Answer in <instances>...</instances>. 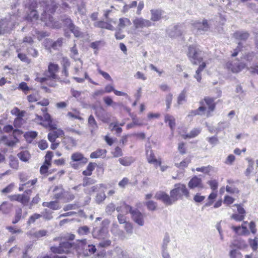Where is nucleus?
Listing matches in <instances>:
<instances>
[{"mask_svg": "<svg viewBox=\"0 0 258 258\" xmlns=\"http://www.w3.org/2000/svg\"><path fill=\"white\" fill-rule=\"evenodd\" d=\"M35 120L50 131L47 136L48 139L50 142H55L57 138L64 136L63 131L57 127V124L53 121L49 113H46L44 115V120L43 119L42 116L37 114Z\"/></svg>", "mask_w": 258, "mask_h": 258, "instance_id": "obj_1", "label": "nucleus"}, {"mask_svg": "<svg viewBox=\"0 0 258 258\" xmlns=\"http://www.w3.org/2000/svg\"><path fill=\"white\" fill-rule=\"evenodd\" d=\"M59 69L58 64L53 62H49L48 65L47 70L44 73L45 77H37L35 80L41 83L46 84L50 87H55L56 85L53 80H57L58 78V73Z\"/></svg>", "mask_w": 258, "mask_h": 258, "instance_id": "obj_2", "label": "nucleus"}, {"mask_svg": "<svg viewBox=\"0 0 258 258\" xmlns=\"http://www.w3.org/2000/svg\"><path fill=\"white\" fill-rule=\"evenodd\" d=\"M201 106L197 109L191 110L188 115V116H194L197 115H203L205 114L207 108V116L209 117L211 115V112L213 111L215 108V104L213 98L206 97L204 99V101L200 102Z\"/></svg>", "mask_w": 258, "mask_h": 258, "instance_id": "obj_3", "label": "nucleus"}, {"mask_svg": "<svg viewBox=\"0 0 258 258\" xmlns=\"http://www.w3.org/2000/svg\"><path fill=\"white\" fill-rule=\"evenodd\" d=\"M174 186V188L170 191V195L172 197L174 203L179 199H182L183 196L187 199L189 197V192L185 184L177 183Z\"/></svg>", "mask_w": 258, "mask_h": 258, "instance_id": "obj_4", "label": "nucleus"}, {"mask_svg": "<svg viewBox=\"0 0 258 258\" xmlns=\"http://www.w3.org/2000/svg\"><path fill=\"white\" fill-rule=\"evenodd\" d=\"M187 56L194 64H198L203 60V52L196 45H190L188 48Z\"/></svg>", "mask_w": 258, "mask_h": 258, "instance_id": "obj_5", "label": "nucleus"}, {"mask_svg": "<svg viewBox=\"0 0 258 258\" xmlns=\"http://www.w3.org/2000/svg\"><path fill=\"white\" fill-rule=\"evenodd\" d=\"M75 248H76V247L74 244L66 241L60 242L58 246H51L50 250L54 253L62 254L68 253Z\"/></svg>", "mask_w": 258, "mask_h": 258, "instance_id": "obj_6", "label": "nucleus"}, {"mask_svg": "<svg viewBox=\"0 0 258 258\" xmlns=\"http://www.w3.org/2000/svg\"><path fill=\"white\" fill-rule=\"evenodd\" d=\"M32 193V189H28L25 190L22 194L13 195L10 196L9 198L12 201H17L24 206H27L29 203Z\"/></svg>", "mask_w": 258, "mask_h": 258, "instance_id": "obj_7", "label": "nucleus"}, {"mask_svg": "<svg viewBox=\"0 0 258 258\" xmlns=\"http://www.w3.org/2000/svg\"><path fill=\"white\" fill-rule=\"evenodd\" d=\"M155 198L158 200L161 201L164 204L167 206L174 204L172 197L170 195L169 196L164 191H158L155 194Z\"/></svg>", "mask_w": 258, "mask_h": 258, "instance_id": "obj_8", "label": "nucleus"}, {"mask_svg": "<svg viewBox=\"0 0 258 258\" xmlns=\"http://www.w3.org/2000/svg\"><path fill=\"white\" fill-rule=\"evenodd\" d=\"M96 116L102 122L107 123L110 120L111 115L103 108L99 106L95 108Z\"/></svg>", "mask_w": 258, "mask_h": 258, "instance_id": "obj_9", "label": "nucleus"}, {"mask_svg": "<svg viewBox=\"0 0 258 258\" xmlns=\"http://www.w3.org/2000/svg\"><path fill=\"white\" fill-rule=\"evenodd\" d=\"M92 235L95 238L104 239L109 237L108 231L104 226L95 228L92 232Z\"/></svg>", "mask_w": 258, "mask_h": 258, "instance_id": "obj_10", "label": "nucleus"}, {"mask_svg": "<svg viewBox=\"0 0 258 258\" xmlns=\"http://www.w3.org/2000/svg\"><path fill=\"white\" fill-rule=\"evenodd\" d=\"M245 64L239 61L228 62L226 64L227 68L234 73L240 72L245 68Z\"/></svg>", "mask_w": 258, "mask_h": 258, "instance_id": "obj_11", "label": "nucleus"}, {"mask_svg": "<svg viewBox=\"0 0 258 258\" xmlns=\"http://www.w3.org/2000/svg\"><path fill=\"white\" fill-rule=\"evenodd\" d=\"M134 26L136 29H143L145 27H149L152 25L151 22L142 17L136 18L133 20Z\"/></svg>", "mask_w": 258, "mask_h": 258, "instance_id": "obj_12", "label": "nucleus"}, {"mask_svg": "<svg viewBox=\"0 0 258 258\" xmlns=\"http://www.w3.org/2000/svg\"><path fill=\"white\" fill-rule=\"evenodd\" d=\"M132 217L134 221L140 226L144 225V215L138 209L132 212Z\"/></svg>", "mask_w": 258, "mask_h": 258, "instance_id": "obj_13", "label": "nucleus"}, {"mask_svg": "<svg viewBox=\"0 0 258 258\" xmlns=\"http://www.w3.org/2000/svg\"><path fill=\"white\" fill-rule=\"evenodd\" d=\"M188 186L190 189H203L204 187L202 179L197 176H195L189 180Z\"/></svg>", "mask_w": 258, "mask_h": 258, "instance_id": "obj_14", "label": "nucleus"}, {"mask_svg": "<svg viewBox=\"0 0 258 258\" xmlns=\"http://www.w3.org/2000/svg\"><path fill=\"white\" fill-rule=\"evenodd\" d=\"M146 154L147 160L149 163L153 164L155 166H161V161L156 159L153 151L150 147H148L146 148Z\"/></svg>", "mask_w": 258, "mask_h": 258, "instance_id": "obj_15", "label": "nucleus"}, {"mask_svg": "<svg viewBox=\"0 0 258 258\" xmlns=\"http://www.w3.org/2000/svg\"><path fill=\"white\" fill-rule=\"evenodd\" d=\"M183 31V26L182 25H177L172 27L168 30V33L171 37L179 36L182 34Z\"/></svg>", "mask_w": 258, "mask_h": 258, "instance_id": "obj_16", "label": "nucleus"}, {"mask_svg": "<svg viewBox=\"0 0 258 258\" xmlns=\"http://www.w3.org/2000/svg\"><path fill=\"white\" fill-rule=\"evenodd\" d=\"M63 43V38H59L57 39L56 41L52 42L51 39H46V46H49V48H52L54 50L58 49L60 48Z\"/></svg>", "mask_w": 258, "mask_h": 258, "instance_id": "obj_17", "label": "nucleus"}, {"mask_svg": "<svg viewBox=\"0 0 258 258\" xmlns=\"http://www.w3.org/2000/svg\"><path fill=\"white\" fill-rule=\"evenodd\" d=\"M71 162L70 165L72 168L77 169H78L81 165V153H75L71 156Z\"/></svg>", "mask_w": 258, "mask_h": 258, "instance_id": "obj_18", "label": "nucleus"}, {"mask_svg": "<svg viewBox=\"0 0 258 258\" xmlns=\"http://www.w3.org/2000/svg\"><path fill=\"white\" fill-rule=\"evenodd\" d=\"M192 25L195 28L200 31H206L209 28L207 20H203L202 22L199 21H194L192 23Z\"/></svg>", "mask_w": 258, "mask_h": 258, "instance_id": "obj_19", "label": "nucleus"}, {"mask_svg": "<svg viewBox=\"0 0 258 258\" xmlns=\"http://www.w3.org/2000/svg\"><path fill=\"white\" fill-rule=\"evenodd\" d=\"M258 160L254 161L252 160H248V165L246 170V175L248 176L251 173H256L258 171Z\"/></svg>", "mask_w": 258, "mask_h": 258, "instance_id": "obj_20", "label": "nucleus"}, {"mask_svg": "<svg viewBox=\"0 0 258 258\" xmlns=\"http://www.w3.org/2000/svg\"><path fill=\"white\" fill-rule=\"evenodd\" d=\"M57 189H59L60 191L59 192L56 193L54 195L53 198L55 200H60L63 199L65 200V199L69 196V194L68 192L66 191L61 187L56 186L54 188V190H56Z\"/></svg>", "mask_w": 258, "mask_h": 258, "instance_id": "obj_21", "label": "nucleus"}, {"mask_svg": "<svg viewBox=\"0 0 258 258\" xmlns=\"http://www.w3.org/2000/svg\"><path fill=\"white\" fill-rule=\"evenodd\" d=\"M232 229L238 235H248L249 234L247 227L243 224L241 226H233Z\"/></svg>", "mask_w": 258, "mask_h": 258, "instance_id": "obj_22", "label": "nucleus"}, {"mask_svg": "<svg viewBox=\"0 0 258 258\" xmlns=\"http://www.w3.org/2000/svg\"><path fill=\"white\" fill-rule=\"evenodd\" d=\"M233 37L238 40L245 41L248 39L249 34L246 31H236L233 34Z\"/></svg>", "mask_w": 258, "mask_h": 258, "instance_id": "obj_23", "label": "nucleus"}, {"mask_svg": "<svg viewBox=\"0 0 258 258\" xmlns=\"http://www.w3.org/2000/svg\"><path fill=\"white\" fill-rule=\"evenodd\" d=\"M134 210L132 209V207L124 203H122L120 206L116 208V211L118 212H121L124 214H127L128 213L132 214V212H133Z\"/></svg>", "mask_w": 258, "mask_h": 258, "instance_id": "obj_24", "label": "nucleus"}, {"mask_svg": "<svg viewBox=\"0 0 258 258\" xmlns=\"http://www.w3.org/2000/svg\"><path fill=\"white\" fill-rule=\"evenodd\" d=\"M135 158L132 156H125L120 158L118 161L120 164L124 166H129L135 161Z\"/></svg>", "mask_w": 258, "mask_h": 258, "instance_id": "obj_25", "label": "nucleus"}, {"mask_svg": "<svg viewBox=\"0 0 258 258\" xmlns=\"http://www.w3.org/2000/svg\"><path fill=\"white\" fill-rule=\"evenodd\" d=\"M151 20L156 22L159 21L163 15V11L161 10H151Z\"/></svg>", "mask_w": 258, "mask_h": 258, "instance_id": "obj_26", "label": "nucleus"}, {"mask_svg": "<svg viewBox=\"0 0 258 258\" xmlns=\"http://www.w3.org/2000/svg\"><path fill=\"white\" fill-rule=\"evenodd\" d=\"M227 183L229 184L226 186V190L227 192L230 194H238L239 192V190L238 188L235 187L233 184L234 183V181L231 179L227 180Z\"/></svg>", "mask_w": 258, "mask_h": 258, "instance_id": "obj_27", "label": "nucleus"}, {"mask_svg": "<svg viewBox=\"0 0 258 258\" xmlns=\"http://www.w3.org/2000/svg\"><path fill=\"white\" fill-rule=\"evenodd\" d=\"M107 151L105 149H98L90 154V158H104L106 156Z\"/></svg>", "mask_w": 258, "mask_h": 258, "instance_id": "obj_28", "label": "nucleus"}, {"mask_svg": "<svg viewBox=\"0 0 258 258\" xmlns=\"http://www.w3.org/2000/svg\"><path fill=\"white\" fill-rule=\"evenodd\" d=\"M69 77V71L68 69H62L61 71L60 76H58V78H57V80L60 82L68 83L69 81L68 80V78Z\"/></svg>", "mask_w": 258, "mask_h": 258, "instance_id": "obj_29", "label": "nucleus"}, {"mask_svg": "<svg viewBox=\"0 0 258 258\" xmlns=\"http://www.w3.org/2000/svg\"><path fill=\"white\" fill-rule=\"evenodd\" d=\"M14 140H10L6 136H2L1 138V141L4 142V144L9 147L14 146L17 143L19 142V139L15 137Z\"/></svg>", "mask_w": 258, "mask_h": 258, "instance_id": "obj_30", "label": "nucleus"}, {"mask_svg": "<svg viewBox=\"0 0 258 258\" xmlns=\"http://www.w3.org/2000/svg\"><path fill=\"white\" fill-rule=\"evenodd\" d=\"M111 232L113 235L115 236H118L122 238L124 237L123 231L119 228L118 225L116 223L112 224L111 229Z\"/></svg>", "mask_w": 258, "mask_h": 258, "instance_id": "obj_31", "label": "nucleus"}, {"mask_svg": "<svg viewBox=\"0 0 258 258\" xmlns=\"http://www.w3.org/2000/svg\"><path fill=\"white\" fill-rule=\"evenodd\" d=\"M43 207H46L53 210H56L60 208L59 203L56 201L44 202L42 203Z\"/></svg>", "mask_w": 258, "mask_h": 258, "instance_id": "obj_32", "label": "nucleus"}, {"mask_svg": "<svg viewBox=\"0 0 258 258\" xmlns=\"http://www.w3.org/2000/svg\"><path fill=\"white\" fill-rule=\"evenodd\" d=\"M165 121L166 123H168L171 130L173 131L175 126V119L174 117L169 114H166L165 116Z\"/></svg>", "mask_w": 258, "mask_h": 258, "instance_id": "obj_33", "label": "nucleus"}, {"mask_svg": "<svg viewBox=\"0 0 258 258\" xmlns=\"http://www.w3.org/2000/svg\"><path fill=\"white\" fill-rule=\"evenodd\" d=\"M95 25L99 28H105L110 30H114V27L112 25L104 21L97 22Z\"/></svg>", "mask_w": 258, "mask_h": 258, "instance_id": "obj_34", "label": "nucleus"}, {"mask_svg": "<svg viewBox=\"0 0 258 258\" xmlns=\"http://www.w3.org/2000/svg\"><path fill=\"white\" fill-rule=\"evenodd\" d=\"M22 217V210L21 208H18L15 210V213L12 223L15 224L20 221Z\"/></svg>", "mask_w": 258, "mask_h": 258, "instance_id": "obj_35", "label": "nucleus"}, {"mask_svg": "<svg viewBox=\"0 0 258 258\" xmlns=\"http://www.w3.org/2000/svg\"><path fill=\"white\" fill-rule=\"evenodd\" d=\"M30 154L28 151H23L18 154L19 159L24 162L28 161L30 158Z\"/></svg>", "mask_w": 258, "mask_h": 258, "instance_id": "obj_36", "label": "nucleus"}, {"mask_svg": "<svg viewBox=\"0 0 258 258\" xmlns=\"http://www.w3.org/2000/svg\"><path fill=\"white\" fill-rule=\"evenodd\" d=\"M132 24L131 21L126 18H121L119 20L118 27L120 28H124L125 27L129 26Z\"/></svg>", "mask_w": 258, "mask_h": 258, "instance_id": "obj_37", "label": "nucleus"}, {"mask_svg": "<svg viewBox=\"0 0 258 258\" xmlns=\"http://www.w3.org/2000/svg\"><path fill=\"white\" fill-rule=\"evenodd\" d=\"M96 166V164L95 163H90L87 166L86 170L83 172V174L86 176L91 175Z\"/></svg>", "mask_w": 258, "mask_h": 258, "instance_id": "obj_38", "label": "nucleus"}, {"mask_svg": "<svg viewBox=\"0 0 258 258\" xmlns=\"http://www.w3.org/2000/svg\"><path fill=\"white\" fill-rule=\"evenodd\" d=\"M206 67L205 62H203L202 64L200 65L198 70L196 71V75L194 77L197 79V80L200 82L201 80L202 77L201 73L203 71V70Z\"/></svg>", "mask_w": 258, "mask_h": 258, "instance_id": "obj_39", "label": "nucleus"}, {"mask_svg": "<svg viewBox=\"0 0 258 258\" xmlns=\"http://www.w3.org/2000/svg\"><path fill=\"white\" fill-rule=\"evenodd\" d=\"M186 91L185 89H183L181 92L179 94L177 98V103L178 105L182 104L186 101Z\"/></svg>", "mask_w": 258, "mask_h": 258, "instance_id": "obj_40", "label": "nucleus"}, {"mask_svg": "<svg viewBox=\"0 0 258 258\" xmlns=\"http://www.w3.org/2000/svg\"><path fill=\"white\" fill-rule=\"evenodd\" d=\"M53 157V152L50 151H47L44 156V161L43 163L48 165H51L52 159Z\"/></svg>", "mask_w": 258, "mask_h": 258, "instance_id": "obj_41", "label": "nucleus"}, {"mask_svg": "<svg viewBox=\"0 0 258 258\" xmlns=\"http://www.w3.org/2000/svg\"><path fill=\"white\" fill-rule=\"evenodd\" d=\"M11 210V206L8 202H4L0 205V211H2L4 214H7L10 212Z\"/></svg>", "mask_w": 258, "mask_h": 258, "instance_id": "obj_42", "label": "nucleus"}, {"mask_svg": "<svg viewBox=\"0 0 258 258\" xmlns=\"http://www.w3.org/2000/svg\"><path fill=\"white\" fill-rule=\"evenodd\" d=\"M201 132V129L200 128H194L190 132L183 137L184 139L186 138H192L197 136Z\"/></svg>", "mask_w": 258, "mask_h": 258, "instance_id": "obj_43", "label": "nucleus"}, {"mask_svg": "<svg viewBox=\"0 0 258 258\" xmlns=\"http://www.w3.org/2000/svg\"><path fill=\"white\" fill-rule=\"evenodd\" d=\"M26 122L25 120L23 118V117H16L14 120V126L15 127L18 128H20Z\"/></svg>", "mask_w": 258, "mask_h": 258, "instance_id": "obj_44", "label": "nucleus"}, {"mask_svg": "<svg viewBox=\"0 0 258 258\" xmlns=\"http://www.w3.org/2000/svg\"><path fill=\"white\" fill-rule=\"evenodd\" d=\"M12 115H15L17 117H23L26 113L24 110H20L18 107L14 108L11 111Z\"/></svg>", "mask_w": 258, "mask_h": 258, "instance_id": "obj_45", "label": "nucleus"}, {"mask_svg": "<svg viewBox=\"0 0 258 258\" xmlns=\"http://www.w3.org/2000/svg\"><path fill=\"white\" fill-rule=\"evenodd\" d=\"M88 124L92 133L97 128L96 122L92 115H90L88 118Z\"/></svg>", "mask_w": 258, "mask_h": 258, "instance_id": "obj_46", "label": "nucleus"}, {"mask_svg": "<svg viewBox=\"0 0 258 258\" xmlns=\"http://www.w3.org/2000/svg\"><path fill=\"white\" fill-rule=\"evenodd\" d=\"M50 166L43 163L40 168V173L42 175L47 176L49 174V168Z\"/></svg>", "mask_w": 258, "mask_h": 258, "instance_id": "obj_47", "label": "nucleus"}, {"mask_svg": "<svg viewBox=\"0 0 258 258\" xmlns=\"http://www.w3.org/2000/svg\"><path fill=\"white\" fill-rule=\"evenodd\" d=\"M249 244L253 250H256L258 248V238L255 237L254 239H248Z\"/></svg>", "mask_w": 258, "mask_h": 258, "instance_id": "obj_48", "label": "nucleus"}, {"mask_svg": "<svg viewBox=\"0 0 258 258\" xmlns=\"http://www.w3.org/2000/svg\"><path fill=\"white\" fill-rule=\"evenodd\" d=\"M233 244L240 249L244 248L247 246L246 243L242 239L235 240Z\"/></svg>", "mask_w": 258, "mask_h": 258, "instance_id": "obj_49", "label": "nucleus"}, {"mask_svg": "<svg viewBox=\"0 0 258 258\" xmlns=\"http://www.w3.org/2000/svg\"><path fill=\"white\" fill-rule=\"evenodd\" d=\"M118 122L117 121L113 123H111L109 125V127L111 128V130H114L116 133L118 135L120 134L122 132V128L120 127H118Z\"/></svg>", "mask_w": 258, "mask_h": 258, "instance_id": "obj_50", "label": "nucleus"}, {"mask_svg": "<svg viewBox=\"0 0 258 258\" xmlns=\"http://www.w3.org/2000/svg\"><path fill=\"white\" fill-rule=\"evenodd\" d=\"M37 135L35 131L27 132L24 134V137L26 140H33L37 136Z\"/></svg>", "mask_w": 258, "mask_h": 258, "instance_id": "obj_51", "label": "nucleus"}, {"mask_svg": "<svg viewBox=\"0 0 258 258\" xmlns=\"http://www.w3.org/2000/svg\"><path fill=\"white\" fill-rule=\"evenodd\" d=\"M170 239L168 234H165L162 243V249H167V247L169 243L170 242Z\"/></svg>", "mask_w": 258, "mask_h": 258, "instance_id": "obj_52", "label": "nucleus"}, {"mask_svg": "<svg viewBox=\"0 0 258 258\" xmlns=\"http://www.w3.org/2000/svg\"><path fill=\"white\" fill-rule=\"evenodd\" d=\"M60 64L62 69H68V68L70 66L71 63L69 59L67 57H62L60 60Z\"/></svg>", "mask_w": 258, "mask_h": 258, "instance_id": "obj_53", "label": "nucleus"}, {"mask_svg": "<svg viewBox=\"0 0 258 258\" xmlns=\"http://www.w3.org/2000/svg\"><path fill=\"white\" fill-rule=\"evenodd\" d=\"M10 166L14 169H18L19 168V161L16 158L13 157L10 160Z\"/></svg>", "mask_w": 258, "mask_h": 258, "instance_id": "obj_54", "label": "nucleus"}, {"mask_svg": "<svg viewBox=\"0 0 258 258\" xmlns=\"http://www.w3.org/2000/svg\"><path fill=\"white\" fill-rule=\"evenodd\" d=\"M47 231L46 230H40L32 234V236L36 238L45 236L47 235Z\"/></svg>", "mask_w": 258, "mask_h": 258, "instance_id": "obj_55", "label": "nucleus"}, {"mask_svg": "<svg viewBox=\"0 0 258 258\" xmlns=\"http://www.w3.org/2000/svg\"><path fill=\"white\" fill-rule=\"evenodd\" d=\"M18 88V89L23 91L25 94H27V92L31 89L27 85V83L25 82L20 83Z\"/></svg>", "mask_w": 258, "mask_h": 258, "instance_id": "obj_56", "label": "nucleus"}, {"mask_svg": "<svg viewBox=\"0 0 258 258\" xmlns=\"http://www.w3.org/2000/svg\"><path fill=\"white\" fill-rule=\"evenodd\" d=\"M146 205L147 208L150 211H155L157 206V204L156 202L153 201H149L146 203Z\"/></svg>", "mask_w": 258, "mask_h": 258, "instance_id": "obj_57", "label": "nucleus"}, {"mask_svg": "<svg viewBox=\"0 0 258 258\" xmlns=\"http://www.w3.org/2000/svg\"><path fill=\"white\" fill-rule=\"evenodd\" d=\"M27 98L29 102H37L38 100V93H32L28 95Z\"/></svg>", "mask_w": 258, "mask_h": 258, "instance_id": "obj_58", "label": "nucleus"}, {"mask_svg": "<svg viewBox=\"0 0 258 258\" xmlns=\"http://www.w3.org/2000/svg\"><path fill=\"white\" fill-rule=\"evenodd\" d=\"M124 229L126 232L129 234H132L133 233V224L129 222H127L124 224Z\"/></svg>", "mask_w": 258, "mask_h": 258, "instance_id": "obj_59", "label": "nucleus"}, {"mask_svg": "<svg viewBox=\"0 0 258 258\" xmlns=\"http://www.w3.org/2000/svg\"><path fill=\"white\" fill-rule=\"evenodd\" d=\"M104 44V42L103 41L99 40L91 43L90 46L94 49L98 50L100 46H102Z\"/></svg>", "mask_w": 258, "mask_h": 258, "instance_id": "obj_60", "label": "nucleus"}, {"mask_svg": "<svg viewBox=\"0 0 258 258\" xmlns=\"http://www.w3.org/2000/svg\"><path fill=\"white\" fill-rule=\"evenodd\" d=\"M39 15L37 12L36 10H32L28 15V18L31 21L33 20H37L38 19Z\"/></svg>", "mask_w": 258, "mask_h": 258, "instance_id": "obj_61", "label": "nucleus"}, {"mask_svg": "<svg viewBox=\"0 0 258 258\" xmlns=\"http://www.w3.org/2000/svg\"><path fill=\"white\" fill-rule=\"evenodd\" d=\"M172 98L173 96L171 93H169L166 96L165 103L167 109H169L170 108V106L172 101Z\"/></svg>", "mask_w": 258, "mask_h": 258, "instance_id": "obj_62", "label": "nucleus"}, {"mask_svg": "<svg viewBox=\"0 0 258 258\" xmlns=\"http://www.w3.org/2000/svg\"><path fill=\"white\" fill-rule=\"evenodd\" d=\"M206 140L213 146H215L219 143V140L217 136L207 138Z\"/></svg>", "mask_w": 258, "mask_h": 258, "instance_id": "obj_63", "label": "nucleus"}, {"mask_svg": "<svg viewBox=\"0 0 258 258\" xmlns=\"http://www.w3.org/2000/svg\"><path fill=\"white\" fill-rule=\"evenodd\" d=\"M230 258H241L242 254L239 251L236 250H232L230 252Z\"/></svg>", "mask_w": 258, "mask_h": 258, "instance_id": "obj_64", "label": "nucleus"}]
</instances>
